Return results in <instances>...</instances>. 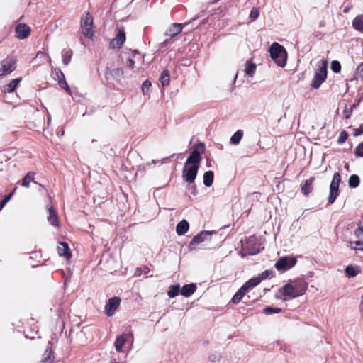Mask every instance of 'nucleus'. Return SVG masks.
Returning <instances> with one entry per match:
<instances>
[{
    "instance_id": "nucleus-1",
    "label": "nucleus",
    "mask_w": 363,
    "mask_h": 363,
    "mask_svg": "<svg viewBox=\"0 0 363 363\" xmlns=\"http://www.w3.org/2000/svg\"><path fill=\"white\" fill-rule=\"evenodd\" d=\"M308 284L301 278L289 279L285 284L279 289V292L283 296L279 297L275 295V298L287 301L296 297L303 296L308 289Z\"/></svg>"
},
{
    "instance_id": "nucleus-2",
    "label": "nucleus",
    "mask_w": 363,
    "mask_h": 363,
    "mask_svg": "<svg viewBox=\"0 0 363 363\" xmlns=\"http://www.w3.org/2000/svg\"><path fill=\"white\" fill-rule=\"evenodd\" d=\"M269 56L273 62L280 67L286 65L288 54L286 48L277 42H273L268 48Z\"/></svg>"
},
{
    "instance_id": "nucleus-3",
    "label": "nucleus",
    "mask_w": 363,
    "mask_h": 363,
    "mask_svg": "<svg viewBox=\"0 0 363 363\" xmlns=\"http://www.w3.org/2000/svg\"><path fill=\"white\" fill-rule=\"evenodd\" d=\"M205 150V143L201 141L198 142L192 147L184 164L199 168L203 159L202 155Z\"/></svg>"
},
{
    "instance_id": "nucleus-4",
    "label": "nucleus",
    "mask_w": 363,
    "mask_h": 363,
    "mask_svg": "<svg viewBox=\"0 0 363 363\" xmlns=\"http://www.w3.org/2000/svg\"><path fill=\"white\" fill-rule=\"evenodd\" d=\"M318 63L319 65L315 70V74L311 84V87L313 89H319L321 84L326 80L328 76V60L322 59Z\"/></svg>"
},
{
    "instance_id": "nucleus-5",
    "label": "nucleus",
    "mask_w": 363,
    "mask_h": 363,
    "mask_svg": "<svg viewBox=\"0 0 363 363\" xmlns=\"http://www.w3.org/2000/svg\"><path fill=\"white\" fill-rule=\"evenodd\" d=\"M239 244L243 245L247 252H252V256L260 253L264 249L260 239L255 235L249 237L245 236L240 240Z\"/></svg>"
},
{
    "instance_id": "nucleus-6",
    "label": "nucleus",
    "mask_w": 363,
    "mask_h": 363,
    "mask_svg": "<svg viewBox=\"0 0 363 363\" xmlns=\"http://www.w3.org/2000/svg\"><path fill=\"white\" fill-rule=\"evenodd\" d=\"M80 26L84 37L92 39L94 35V18L89 11L81 17Z\"/></svg>"
},
{
    "instance_id": "nucleus-7",
    "label": "nucleus",
    "mask_w": 363,
    "mask_h": 363,
    "mask_svg": "<svg viewBox=\"0 0 363 363\" xmlns=\"http://www.w3.org/2000/svg\"><path fill=\"white\" fill-rule=\"evenodd\" d=\"M297 263V258L294 255H286L279 257L274 264L276 269L280 272H286L293 268Z\"/></svg>"
},
{
    "instance_id": "nucleus-8",
    "label": "nucleus",
    "mask_w": 363,
    "mask_h": 363,
    "mask_svg": "<svg viewBox=\"0 0 363 363\" xmlns=\"http://www.w3.org/2000/svg\"><path fill=\"white\" fill-rule=\"evenodd\" d=\"M199 168L184 164L182 169V179L187 184L195 182Z\"/></svg>"
},
{
    "instance_id": "nucleus-9",
    "label": "nucleus",
    "mask_w": 363,
    "mask_h": 363,
    "mask_svg": "<svg viewBox=\"0 0 363 363\" xmlns=\"http://www.w3.org/2000/svg\"><path fill=\"white\" fill-rule=\"evenodd\" d=\"M16 60L12 57H7L0 62V77L11 74L16 69Z\"/></svg>"
},
{
    "instance_id": "nucleus-10",
    "label": "nucleus",
    "mask_w": 363,
    "mask_h": 363,
    "mask_svg": "<svg viewBox=\"0 0 363 363\" xmlns=\"http://www.w3.org/2000/svg\"><path fill=\"white\" fill-rule=\"evenodd\" d=\"M216 234V231L215 230H201L196 235L193 237L189 245V251H192L196 249V245H199L206 240H207V236H211L212 235Z\"/></svg>"
},
{
    "instance_id": "nucleus-11",
    "label": "nucleus",
    "mask_w": 363,
    "mask_h": 363,
    "mask_svg": "<svg viewBox=\"0 0 363 363\" xmlns=\"http://www.w3.org/2000/svg\"><path fill=\"white\" fill-rule=\"evenodd\" d=\"M125 40L126 35L124 27L117 28L116 36L111 40L109 48L111 49H120L125 43Z\"/></svg>"
},
{
    "instance_id": "nucleus-12",
    "label": "nucleus",
    "mask_w": 363,
    "mask_h": 363,
    "mask_svg": "<svg viewBox=\"0 0 363 363\" xmlns=\"http://www.w3.org/2000/svg\"><path fill=\"white\" fill-rule=\"evenodd\" d=\"M121 301V298L116 296L108 299L104 306V312L108 317H111L114 315L116 309L120 306Z\"/></svg>"
},
{
    "instance_id": "nucleus-13",
    "label": "nucleus",
    "mask_w": 363,
    "mask_h": 363,
    "mask_svg": "<svg viewBox=\"0 0 363 363\" xmlns=\"http://www.w3.org/2000/svg\"><path fill=\"white\" fill-rule=\"evenodd\" d=\"M52 73L56 75L55 79L57 80L58 85L63 89L67 94L72 95V90L66 81L63 72L59 67H55L52 69Z\"/></svg>"
},
{
    "instance_id": "nucleus-14",
    "label": "nucleus",
    "mask_w": 363,
    "mask_h": 363,
    "mask_svg": "<svg viewBox=\"0 0 363 363\" xmlns=\"http://www.w3.org/2000/svg\"><path fill=\"white\" fill-rule=\"evenodd\" d=\"M31 28L26 23H19L15 27L16 38L19 40H24L28 38Z\"/></svg>"
},
{
    "instance_id": "nucleus-15",
    "label": "nucleus",
    "mask_w": 363,
    "mask_h": 363,
    "mask_svg": "<svg viewBox=\"0 0 363 363\" xmlns=\"http://www.w3.org/2000/svg\"><path fill=\"white\" fill-rule=\"evenodd\" d=\"M339 186L340 185L338 184L331 181L330 184L329 196L328 197V205H331L335 203L340 193Z\"/></svg>"
},
{
    "instance_id": "nucleus-16",
    "label": "nucleus",
    "mask_w": 363,
    "mask_h": 363,
    "mask_svg": "<svg viewBox=\"0 0 363 363\" xmlns=\"http://www.w3.org/2000/svg\"><path fill=\"white\" fill-rule=\"evenodd\" d=\"M133 340L134 337L132 332L128 333H122L116 337L114 345H118L123 347L128 342H130L131 344H133Z\"/></svg>"
},
{
    "instance_id": "nucleus-17",
    "label": "nucleus",
    "mask_w": 363,
    "mask_h": 363,
    "mask_svg": "<svg viewBox=\"0 0 363 363\" xmlns=\"http://www.w3.org/2000/svg\"><path fill=\"white\" fill-rule=\"evenodd\" d=\"M48 210L49 213L48 221L49 223L54 227L60 226V219L57 211L52 206H49Z\"/></svg>"
},
{
    "instance_id": "nucleus-18",
    "label": "nucleus",
    "mask_w": 363,
    "mask_h": 363,
    "mask_svg": "<svg viewBox=\"0 0 363 363\" xmlns=\"http://www.w3.org/2000/svg\"><path fill=\"white\" fill-rule=\"evenodd\" d=\"M57 252L59 256L63 257L67 259H69L72 257V252L69 245L65 242H59Z\"/></svg>"
},
{
    "instance_id": "nucleus-19",
    "label": "nucleus",
    "mask_w": 363,
    "mask_h": 363,
    "mask_svg": "<svg viewBox=\"0 0 363 363\" xmlns=\"http://www.w3.org/2000/svg\"><path fill=\"white\" fill-rule=\"evenodd\" d=\"M54 350L52 349V342L51 341L48 342V345L47 346L44 354L43 359H42L43 363H52L54 361Z\"/></svg>"
},
{
    "instance_id": "nucleus-20",
    "label": "nucleus",
    "mask_w": 363,
    "mask_h": 363,
    "mask_svg": "<svg viewBox=\"0 0 363 363\" xmlns=\"http://www.w3.org/2000/svg\"><path fill=\"white\" fill-rule=\"evenodd\" d=\"M196 289H197L196 284H195V283L185 284L182 286V287H181V295L186 298H189L195 293Z\"/></svg>"
},
{
    "instance_id": "nucleus-21",
    "label": "nucleus",
    "mask_w": 363,
    "mask_h": 363,
    "mask_svg": "<svg viewBox=\"0 0 363 363\" xmlns=\"http://www.w3.org/2000/svg\"><path fill=\"white\" fill-rule=\"evenodd\" d=\"M314 179L315 178L312 177L301 184V191L303 196H308L312 192Z\"/></svg>"
},
{
    "instance_id": "nucleus-22",
    "label": "nucleus",
    "mask_w": 363,
    "mask_h": 363,
    "mask_svg": "<svg viewBox=\"0 0 363 363\" xmlns=\"http://www.w3.org/2000/svg\"><path fill=\"white\" fill-rule=\"evenodd\" d=\"M344 272L347 278H354L361 272V269L359 266L349 264L345 268Z\"/></svg>"
},
{
    "instance_id": "nucleus-23",
    "label": "nucleus",
    "mask_w": 363,
    "mask_h": 363,
    "mask_svg": "<svg viewBox=\"0 0 363 363\" xmlns=\"http://www.w3.org/2000/svg\"><path fill=\"white\" fill-rule=\"evenodd\" d=\"M22 78L21 77H17L15 79H13L9 82L4 88L3 91L4 93H13L14 92L18 86L19 85L20 82H21Z\"/></svg>"
},
{
    "instance_id": "nucleus-24",
    "label": "nucleus",
    "mask_w": 363,
    "mask_h": 363,
    "mask_svg": "<svg viewBox=\"0 0 363 363\" xmlns=\"http://www.w3.org/2000/svg\"><path fill=\"white\" fill-rule=\"evenodd\" d=\"M159 82L161 84V86L163 89L169 85L170 72L167 69H164L162 71L159 77Z\"/></svg>"
},
{
    "instance_id": "nucleus-25",
    "label": "nucleus",
    "mask_w": 363,
    "mask_h": 363,
    "mask_svg": "<svg viewBox=\"0 0 363 363\" xmlns=\"http://www.w3.org/2000/svg\"><path fill=\"white\" fill-rule=\"evenodd\" d=\"M260 284V279L255 277L250 278L245 282L241 288L247 293Z\"/></svg>"
},
{
    "instance_id": "nucleus-26",
    "label": "nucleus",
    "mask_w": 363,
    "mask_h": 363,
    "mask_svg": "<svg viewBox=\"0 0 363 363\" xmlns=\"http://www.w3.org/2000/svg\"><path fill=\"white\" fill-rule=\"evenodd\" d=\"M189 229V223L186 219L179 221L176 226V232L178 235L186 234Z\"/></svg>"
},
{
    "instance_id": "nucleus-27",
    "label": "nucleus",
    "mask_w": 363,
    "mask_h": 363,
    "mask_svg": "<svg viewBox=\"0 0 363 363\" xmlns=\"http://www.w3.org/2000/svg\"><path fill=\"white\" fill-rule=\"evenodd\" d=\"M182 28L183 26L182 23H174L165 34L171 38H174L182 31Z\"/></svg>"
},
{
    "instance_id": "nucleus-28",
    "label": "nucleus",
    "mask_w": 363,
    "mask_h": 363,
    "mask_svg": "<svg viewBox=\"0 0 363 363\" xmlns=\"http://www.w3.org/2000/svg\"><path fill=\"white\" fill-rule=\"evenodd\" d=\"M34 176L35 172H28L24 175V177L21 180L18 181L17 184H21L22 186L28 188L30 186V183L34 181Z\"/></svg>"
},
{
    "instance_id": "nucleus-29",
    "label": "nucleus",
    "mask_w": 363,
    "mask_h": 363,
    "mask_svg": "<svg viewBox=\"0 0 363 363\" xmlns=\"http://www.w3.org/2000/svg\"><path fill=\"white\" fill-rule=\"evenodd\" d=\"M257 69V65L252 60H247L245 62V74L248 77H253Z\"/></svg>"
},
{
    "instance_id": "nucleus-30",
    "label": "nucleus",
    "mask_w": 363,
    "mask_h": 363,
    "mask_svg": "<svg viewBox=\"0 0 363 363\" xmlns=\"http://www.w3.org/2000/svg\"><path fill=\"white\" fill-rule=\"evenodd\" d=\"M214 181V172L212 170H208L204 172L203 175V183L206 187L212 186Z\"/></svg>"
},
{
    "instance_id": "nucleus-31",
    "label": "nucleus",
    "mask_w": 363,
    "mask_h": 363,
    "mask_svg": "<svg viewBox=\"0 0 363 363\" xmlns=\"http://www.w3.org/2000/svg\"><path fill=\"white\" fill-rule=\"evenodd\" d=\"M167 293V296L171 298H175L179 294H181L180 284L177 283L170 285Z\"/></svg>"
},
{
    "instance_id": "nucleus-32",
    "label": "nucleus",
    "mask_w": 363,
    "mask_h": 363,
    "mask_svg": "<svg viewBox=\"0 0 363 363\" xmlns=\"http://www.w3.org/2000/svg\"><path fill=\"white\" fill-rule=\"evenodd\" d=\"M352 26L354 30L363 33V14L357 15L353 19Z\"/></svg>"
},
{
    "instance_id": "nucleus-33",
    "label": "nucleus",
    "mask_w": 363,
    "mask_h": 363,
    "mask_svg": "<svg viewBox=\"0 0 363 363\" xmlns=\"http://www.w3.org/2000/svg\"><path fill=\"white\" fill-rule=\"evenodd\" d=\"M243 135L244 132L242 130L239 129L236 130L230 138V144L233 145H239L243 137Z\"/></svg>"
},
{
    "instance_id": "nucleus-34",
    "label": "nucleus",
    "mask_w": 363,
    "mask_h": 363,
    "mask_svg": "<svg viewBox=\"0 0 363 363\" xmlns=\"http://www.w3.org/2000/svg\"><path fill=\"white\" fill-rule=\"evenodd\" d=\"M276 275L275 272L272 269H266L263 271L262 273L259 274L258 276L255 277L260 279V282L263 280L270 279L274 277Z\"/></svg>"
},
{
    "instance_id": "nucleus-35",
    "label": "nucleus",
    "mask_w": 363,
    "mask_h": 363,
    "mask_svg": "<svg viewBox=\"0 0 363 363\" xmlns=\"http://www.w3.org/2000/svg\"><path fill=\"white\" fill-rule=\"evenodd\" d=\"M17 189V186H15L8 194L5 195L0 200V211L4 208L6 204L11 199V198L14 196L16 191Z\"/></svg>"
},
{
    "instance_id": "nucleus-36",
    "label": "nucleus",
    "mask_w": 363,
    "mask_h": 363,
    "mask_svg": "<svg viewBox=\"0 0 363 363\" xmlns=\"http://www.w3.org/2000/svg\"><path fill=\"white\" fill-rule=\"evenodd\" d=\"M246 292L240 287L233 296L230 303L233 304H238L240 302L242 298L245 296Z\"/></svg>"
},
{
    "instance_id": "nucleus-37",
    "label": "nucleus",
    "mask_w": 363,
    "mask_h": 363,
    "mask_svg": "<svg viewBox=\"0 0 363 363\" xmlns=\"http://www.w3.org/2000/svg\"><path fill=\"white\" fill-rule=\"evenodd\" d=\"M360 184V177L359 175L353 174L350 176L348 179V185L352 189L358 187Z\"/></svg>"
},
{
    "instance_id": "nucleus-38",
    "label": "nucleus",
    "mask_w": 363,
    "mask_h": 363,
    "mask_svg": "<svg viewBox=\"0 0 363 363\" xmlns=\"http://www.w3.org/2000/svg\"><path fill=\"white\" fill-rule=\"evenodd\" d=\"M73 55V52L71 49H63L62 51V63L65 65H67L69 64L72 57Z\"/></svg>"
},
{
    "instance_id": "nucleus-39",
    "label": "nucleus",
    "mask_w": 363,
    "mask_h": 363,
    "mask_svg": "<svg viewBox=\"0 0 363 363\" xmlns=\"http://www.w3.org/2000/svg\"><path fill=\"white\" fill-rule=\"evenodd\" d=\"M347 247L355 251H363V240L350 241Z\"/></svg>"
},
{
    "instance_id": "nucleus-40",
    "label": "nucleus",
    "mask_w": 363,
    "mask_h": 363,
    "mask_svg": "<svg viewBox=\"0 0 363 363\" xmlns=\"http://www.w3.org/2000/svg\"><path fill=\"white\" fill-rule=\"evenodd\" d=\"M347 247L355 251H363V240L350 241Z\"/></svg>"
},
{
    "instance_id": "nucleus-41",
    "label": "nucleus",
    "mask_w": 363,
    "mask_h": 363,
    "mask_svg": "<svg viewBox=\"0 0 363 363\" xmlns=\"http://www.w3.org/2000/svg\"><path fill=\"white\" fill-rule=\"evenodd\" d=\"M282 312V309L279 307H274L273 306H267L263 309V313L265 315H272L274 313H281Z\"/></svg>"
},
{
    "instance_id": "nucleus-42",
    "label": "nucleus",
    "mask_w": 363,
    "mask_h": 363,
    "mask_svg": "<svg viewBox=\"0 0 363 363\" xmlns=\"http://www.w3.org/2000/svg\"><path fill=\"white\" fill-rule=\"evenodd\" d=\"M109 73L117 81H119L123 76V71L121 68H113L109 71Z\"/></svg>"
},
{
    "instance_id": "nucleus-43",
    "label": "nucleus",
    "mask_w": 363,
    "mask_h": 363,
    "mask_svg": "<svg viewBox=\"0 0 363 363\" xmlns=\"http://www.w3.org/2000/svg\"><path fill=\"white\" fill-rule=\"evenodd\" d=\"M152 87V83L149 79L145 80L141 85V91L144 95L148 94L150 93V89Z\"/></svg>"
},
{
    "instance_id": "nucleus-44",
    "label": "nucleus",
    "mask_w": 363,
    "mask_h": 363,
    "mask_svg": "<svg viewBox=\"0 0 363 363\" xmlns=\"http://www.w3.org/2000/svg\"><path fill=\"white\" fill-rule=\"evenodd\" d=\"M348 137H349V133H347V131L343 130L340 133L337 143L339 145H342L347 141V140L348 139Z\"/></svg>"
},
{
    "instance_id": "nucleus-45",
    "label": "nucleus",
    "mask_w": 363,
    "mask_h": 363,
    "mask_svg": "<svg viewBox=\"0 0 363 363\" xmlns=\"http://www.w3.org/2000/svg\"><path fill=\"white\" fill-rule=\"evenodd\" d=\"M330 69L335 73H340L341 71V64L337 60H334L330 62Z\"/></svg>"
},
{
    "instance_id": "nucleus-46",
    "label": "nucleus",
    "mask_w": 363,
    "mask_h": 363,
    "mask_svg": "<svg viewBox=\"0 0 363 363\" xmlns=\"http://www.w3.org/2000/svg\"><path fill=\"white\" fill-rule=\"evenodd\" d=\"M259 16V9L257 7H252L249 15L251 21H256Z\"/></svg>"
},
{
    "instance_id": "nucleus-47",
    "label": "nucleus",
    "mask_w": 363,
    "mask_h": 363,
    "mask_svg": "<svg viewBox=\"0 0 363 363\" xmlns=\"http://www.w3.org/2000/svg\"><path fill=\"white\" fill-rule=\"evenodd\" d=\"M354 155L356 157H363V141L355 147Z\"/></svg>"
},
{
    "instance_id": "nucleus-48",
    "label": "nucleus",
    "mask_w": 363,
    "mask_h": 363,
    "mask_svg": "<svg viewBox=\"0 0 363 363\" xmlns=\"http://www.w3.org/2000/svg\"><path fill=\"white\" fill-rule=\"evenodd\" d=\"M240 245V250L238 251V254L239 256H240L242 258H245L247 256H252V252H247V250L245 248L243 245L239 244Z\"/></svg>"
},
{
    "instance_id": "nucleus-49",
    "label": "nucleus",
    "mask_w": 363,
    "mask_h": 363,
    "mask_svg": "<svg viewBox=\"0 0 363 363\" xmlns=\"http://www.w3.org/2000/svg\"><path fill=\"white\" fill-rule=\"evenodd\" d=\"M222 358V355L220 353L214 352L208 356V359L211 362H216L220 361Z\"/></svg>"
},
{
    "instance_id": "nucleus-50",
    "label": "nucleus",
    "mask_w": 363,
    "mask_h": 363,
    "mask_svg": "<svg viewBox=\"0 0 363 363\" xmlns=\"http://www.w3.org/2000/svg\"><path fill=\"white\" fill-rule=\"evenodd\" d=\"M187 189L190 191L191 194L194 196L198 194V190L195 182L193 184H187Z\"/></svg>"
},
{
    "instance_id": "nucleus-51",
    "label": "nucleus",
    "mask_w": 363,
    "mask_h": 363,
    "mask_svg": "<svg viewBox=\"0 0 363 363\" xmlns=\"http://www.w3.org/2000/svg\"><path fill=\"white\" fill-rule=\"evenodd\" d=\"M355 75L357 76V78H361L363 79V62L357 67Z\"/></svg>"
},
{
    "instance_id": "nucleus-52",
    "label": "nucleus",
    "mask_w": 363,
    "mask_h": 363,
    "mask_svg": "<svg viewBox=\"0 0 363 363\" xmlns=\"http://www.w3.org/2000/svg\"><path fill=\"white\" fill-rule=\"evenodd\" d=\"M354 235L356 238H360L361 235H363V225L359 223H358L357 229L354 231Z\"/></svg>"
},
{
    "instance_id": "nucleus-53",
    "label": "nucleus",
    "mask_w": 363,
    "mask_h": 363,
    "mask_svg": "<svg viewBox=\"0 0 363 363\" xmlns=\"http://www.w3.org/2000/svg\"><path fill=\"white\" fill-rule=\"evenodd\" d=\"M352 111H353V109H352L351 107L347 108V106H345V109L343 111L345 119L347 120V119L350 118Z\"/></svg>"
},
{
    "instance_id": "nucleus-54",
    "label": "nucleus",
    "mask_w": 363,
    "mask_h": 363,
    "mask_svg": "<svg viewBox=\"0 0 363 363\" xmlns=\"http://www.w3.org/2000/svg\"><path fill=\"white\" fill-rule=\"evenodd\" d=\"M353 137L356 138L363 134V123L359 128H354Z\"/></svg>"
},
{
    "instance_id": "nucleus-55",
    "label": "nucleus",
    "mask_w": 363,
    "mask_h": 363,
    "mask_svg": "<svg viewBox=\"0 0 363 363\" xmlns=\"http://www.w3.org/2000/svg\"><path fill=\"white\" fill-rule=\"evenodd\" d=\"M332 182H334L340 185L341 182V175L340 172H335L332 179Z\"/></svg>"
},
{
    "instance_id": "nucleus-56",
    "label": "nucleus",
    "mask_w": 363,
    "mask_h": 363,
    "mask_svg": "<svg viewBox=\"0 0 363 363\" xmlns=\"http://www.w3.org/2000/svg\"><path fill=\"white\" fill-rule=\"evenodd\" d=\"M126 66H127L129 69H133L134 68V66H135V61H134V60H133V59H132V58H130V57H128V58L127 59Z\"/></svg>"
},
{
    "instance_id": "nucleus-57",
    "label": "nucleus",
    "mask_w": 363,
    "mask_h": 363,
    "mask_svg": "<svg viewBox=\"0 0 363 363\" xmlns=\"http://www.w3.org/2000/svg\"><path fill=\"white\" fill-rule=\"evenodd\" d=\"M363 100V96H361L359 99L355 101V102L350 106L352 109H356L359 106V104Z\"/></svg>"
},
{
    "instance_id": "nucleus-58",
    "label": "nucleus",
    "mask_w": 363,
    "mask_h": 363,
    "mask_svg": "<svg viewBox=\"0 0 363 363\" xmlns=\"http://www.w3.org/2000/svg\"><path fill=\"white\" fill-rule=\"evenodd\" d=\"M41 253L40 252L34 251L30 253V259H37L38 257H41Z\"/></svg>"
},
{
    "instance_id": "nucleus-59",
    "label": "nucleus",
    "mask_w": 363,
    "mask_h": 363,
    "mask_svg": "<svg viewBox=\"0 0 363 363\" xmlns=\"http://www.w3.org/2000/svg\"><path fill=\"white\" fill-rule=\"evenodd\" d=\"M314 35L316 38H318L319 40H321L323 39L324 36H325V33H321L320 31H315L314 32Z\"/></svg>"
},
{
    "instance_id": "nucleus-60",
    "label": "nucleus",
    "mask_w": 363,
    "mask_h": 363,
    "mask_svg": "<svg viewBox=\"0 0 363 363\" xmlns=\"http://www.w3.org/2000/svg\"><path fill=\"white\" fill-rule=\"evenodd\" d=\"M350 9H351V6H346L345 7H344V9H343V10H342V12H343L344 13H347L350 11Z\"/></svg>"
},
{
    "instance_id": "nucleus-61",
    "label": "nucleus",
    "mask_w": 363,
    "mask_h": 363,
    "mask_svg": "<svg viewBox=\"0 0 363 363\" xmlns=\"http://www.w3.org/2000/svg\"><path fill=\"white\" fill-rule=\"evenodd\" d=\"M115 346V348H116V350L118 352H122L123 350V347H121V346H118V345H114Z\"/></svg>"
},
{
    "instance_id": "nucleus-62",
    "label": "nucleus",
    "mask_w": 363,
    "mask_h": 363,
    "mask_svg": "<svg viewBox=\"0 0 363 363\" xmlns=\"http://www.w3.org/2000/svg\"><path fill=\"white\" fill-rule=\"evenodd\" d=\"M110 363H125V362H119V361H117L116 358L113 357L112 358L111 361Z\"/></svg>"
},
{
    "instance_id": "nucleus-63",
    "label": "nucleus",
    "mask_w": 363,
    "mask_h": 363,
    "mask_svg": "<svg viewBox=\"0 0 363 363\" xmlns=\"http://www.w3.org/2000/svg\"><path fill=\"white\" fill-rule=\"evenodd\" d=\"M208 18L203 19L200 22V26H203V25L206 24L208 23Z\"/></svg>"
},
{
    "instance_id": "nucleus-64",
    "label": "nucleus",
    "mask_w": 363,
    "mask_h": 363,
    "mask_svg": "<svg viewBox=\"0 0 363 363\" xmlns=\"http://www.w3.org/2000/svg\"><path fill=\"white\" fill-rule=\"evenodd\" d=\"M130 50L132 52L133 57H135L136 55L140 53V52L138 49H134V50Z\"/></svg>"
}]
</instances>
